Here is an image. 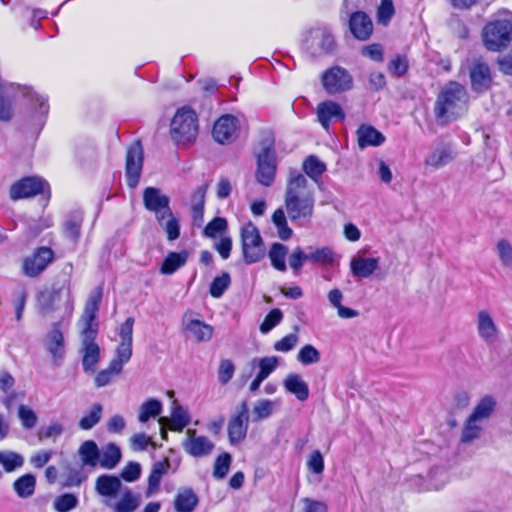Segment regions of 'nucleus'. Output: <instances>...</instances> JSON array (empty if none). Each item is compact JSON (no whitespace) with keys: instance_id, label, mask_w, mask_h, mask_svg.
<instances>
[{"instance_id":"de8ad7c7","label":"nucleus","mask_w":512,"mask_h":512,"mask_svg":"<svg viewBox=\"0 0 512 512\" xmlns=\"http://www.w3.org/2000/svg\"><path fill=\"white\" fill-rule=\"evenodd\" d=\"M17 416L24 429L31 430L37 425L38 416L29 406L24 404L19 405Z\"/></svg>"},{"instance_id":"603ef678","label":"nucleus","mask_w":512,"mask_h":512,"mask_svg":"<svg viewBox=\"0 0 512 512\" xmlns=\"http://www.w3.org/2000/svg\"><path fill=\"white\" fill-rule=\"evenodd\" d=\"M230 283L231 278L227 272H223L222 275L214 278L209 289L211 296L214 298H220L228 289Z\"/></svg>"},{"instance_id":"052dcab7","label":"nucleus","mask_w":512,"mask_h":512,"mask_svg":"<svg viewBox=\"0 0 512 512\" xmlns=\"http://www.w3.org/2000/svg\"><path fill=\"white\" fill-rule=\"evenodd\" d=\"M81 218L71 217L64 224V234L67 238L76 241L80 236Z\"/></svg>"},{"instance_id":"3c124183","label":"nucleus","mask_w":512,"mask_h":512,"mask_svg":"<svg viewBox=\"0 0 512 512\" xmlns=\"http://www.w3.org/2000/svg\"><path fill=\"white\" fill-rule=\"evenodd\" d=\"M297 360L303 365L316 364L320 361V352L313 345L306 344L299 350Z\"/></svg>"},{"instance_id":"b1692460","label":"nucleus","mask_w":512,"mask_h":512,"mask_svg":"<svg viewBox=\"0 0 512 512\" xmlns=\"http://www.w3.org/2000/svg\"><path fill=\"white\" fill-rule=\"evenodd\" d=\"M284 388L295 395L299 401H305L309 397L308 384L296 373H290L283 381Z\"/></svg>"},{"instance_id":"69168bd1","label":"nucleus","mask_w":512,"mask_h":512,"mask_svg":"<svg viewBox=\"0 0 512 512\" xmlns=\"http://www.w3.org/2000/svg\"><path fill=\"white\" fill-rule=\"evenodd\" d=\"M167 221H163V225H161L166 234L167 238L172 241L176 240L180 235V229H179V223L178 220L175 218L173 213L171 212V215H166Z\"/></svg>"},{"instance_id":"864d4df0","label":"nucleus","mask_w":512,"mask_h":512,"mask_svg":"<svg viewBox=\"0 0 512 512\" xmlns=\"http://www.w3.org/2000/svg\"><path fill=\"white\" fill-rule=\"evenodd\" d=\"M231 460L232 458L229 453H223L216 458L213 468V476L216 479H223L226 477L231 465Z\"/></svg>"},{"instance_id":"a878e982","label":"nucleus","mask_w":512,"mask_h":512,"mask_svg":"<svg viewBox=\"0 0 512 512\" xmlns=\"http://www.w3.org/2000/svg\"><path fill=\"white\" fill-rule=\"evenodd\" d=\"M496 404L493 396L486 395L479 400L469 416L485 424L494 413Z\"/></svg>"},{"instance_id":"6e6d98bb","label":"nucleus","mask_w":512,"mask_h":512,"mask_svg":"<svg viewBox=\"0 0 512 512\" xmlns=\"http://www.w3.org/2000/svg\"><path fill=\"white\" fill-rule=\"evenodd\" d=\"M496 250L500 261L505 267H512V245L505 239L498 241Z\"/></svg>"},{"instance_id":"2f4dec72","label":"nucleus","mask_w":512,"mask_h":512,"mask_svg":"<svg viewBox=\"0 0 512 512\" xmlns=\"http://www.w3.org/2000/svg\"><path fill=\"white\" fill-rule=\"evenodd\" d=\"M188 259V252H170L164 259L160 272L162 274L170 275L176 272L180 267L184 266Z\"/></svg>"},{"instance_id":"338daca9","label":"nucleus","mask_w":512,"mask_h":512,"mask_svg":"<svg viewBox=\"0 0 512 512\" xmlns=\"http://www.w3.org/2000/svg\"><path fill=\"white\" fill-rule=\"evenodd\" d=\"M303 504L301 512H328L326 503L309 497L301 499Z\"/></svg>"},{"instance_id":"c756f323","label":"nucleus","mask_w":512,"mask_h":512,"mask_svg":"<svg viewBox=\"0 0 512 512\" xmlns=\"http://www.w3.org/2000/svg\"><path fill=\"white\" fill-rule=\"evenodd\" d=\"M122 457L120 448L115 443H108L100 451L98 463L102 468L113 469L120 462Z\"/></svg>"},{"instance_id":"4d7b16f0","label":"nucleus","mask_w":512,"mask_h":512,"mask_svg":"<svg viewBox=\"0 0 512 512\" xmlns=\"http://www.w3.org/2000/svg\"><path fill=\"white\" fill-rule=\"evenodd\" d=\"M283 318V314L280 309L274 308L272 309L265 317L264 321L260 325V331L262 333H268L275 326H277Z\"/></svg>"},{"instance_id":"4be33fe9","label":"nucleus","mask_w":512,"mask_h":512,"mask_svg":"<svg viewBox=\"0 0 512 512\" xmlns=\"http://www.w3.org/2000/svg\"><path fill=\"white\" fill-rule=\"evenodd\" d=\"M357 143L361 149L368 146H380L385 142V136L375 127L369 124H361L357 131Z\"/></svg>"},{"instance_id":"79ce46f5","label":"nucleus","mask_w":512,"mask_h":512,"mask_svg":"<svg viewBox=\"0 0 512 512\" xmlns=\"http://www.w3.org/2000/svg\"><path fill=\"white\" fill-rule=\"evenodd\" d=\"M0 465L5 472L11 473L24 465V457L15 451L2 450L0 451Z\"/></svg>"},{"instance_id":"f257e3e1","label":"nucleus","mask_w":512,"mask_h":512,"mask_svg":"<svg viewBox=\"0 0 512 512\" xmlns=\"http://www.w3.org/2000/svg\"><path fill=\"white\" fill-rule=\"evenodd\" d=\"M101 299V288L92 291L79 321L81 324V346L79 353L82 356V367L86 373H94L101 358L100 347L95 341L98 334L96 316Z\"/></svg>"},{"instance_id":"bb28decb","label":"nucleus","mask_w":512,"mask_h":512,"mask_svg":"<svg viewBox=\"0 0 512 512\" xmlns=\"http://www.w3.org/2000/svg\"><path fill=\"white\" fill-rule=\"evenodd\" d=\"M190 420L188 410L181 406L177 400H173L169 428L172 431L181 432L190 423Z\"/></svg>"},{"instance_id":"680f3d73","label":"nucleus","mask_w":512,"mask_h":512,"mask_svg":"<svg viewBox=\"0 0 512 512\" xmlns=\"http://www.w3.org/2000/svg\"><path fill=\"white\" fill-rule=\"evenodd\" d=\"M235 371L234 364L229 359H223L218 369V379L223 385L227 384L233 377Z\"/></svg>"},{"instance_id":"dca6fc26","label":"nucleus","mask_w":512,"mask_h":512,"mask_svg":"<svg viewBox=\"0 0 512 512\" xmlns=\"http://www.w3.org/2000/svg\"><path fill=\"white\" fill-rule=\"evenodd\" d=\"M475 323L477 334L483 342L493 344L499 339L500 329L488 310H479Z\"/></svg>"},{"instance_id":"7ed1b4c3","label":"nucleus","mask_w":512,"mask_h":512,"mask_svg":"<svg viewBox=\"0 0 512 512\" xmlns=\"http://www.w3.org/2000/svg\"><path fill=\"white\" fill-rule=\"evenodd\" d=\"M468 96L465 88L457 82H449L437 95L434 114L441 123L454 121L467 110Z\"/></svg>"},{"instance_id":"6e6552de","label":"nucleus","mask_w":512,"mask_h":512,"mask_svg":"<svg viewBox=\"0 0 512 512\" xmlns=\"http://www.w3.org/2000/svg\"><path fill=\"white\" fill-rule=\"evenodd\" d=\"M322 84L326 92L333 95L351 90L353 78L346 69L334 66L323 73Z\"/></svg>"},{"instance_id":"5701e85b","label":"nucleus","mask_w":512,"mask_h":512,"mask_svg":"<svg viewBox=\"0 0 512 512\" xmlns=\"http://www.w3.org/2000/svg\"><path fill=\"white\" fill-rule=\"evenodd\" d=\"M379 267L378 258H365L362 256L353 257L350 261V270L353 276L368 278Z\"/></svg>"},{"instance_id":"ddd939ff","label":"nucleus","mask_w":512,"mask_h":512,"mask_svg":"<svg viewBox=\"0 0 512 512\" xmlns=\"http://www.w3.org/2000/svg\"><path fill=\"white\" fill-rule=\"evenodd\" d=\"M257 163L256 177L258 182L264 186H270L274 181L276 171L275 151L272 143H268L257 154Z\"/></svg>"},{"instance_id":"bf43d9fd","label":"nucleus","mask_w":512,"mask_h":512,"mask_svg":"<svg viewBox=\"0 0 512 512\" xmlns=\"http://www.w3.org/2000/svg\"><path fill=\"white\" fill-rule=\"evenodd\" d=\"M122 369L115 370L112 366V363H109V366L106 369L99 371L95 377V385L100 388L104 387L111 383L114 376L120 374Z\"/></svg>"},{"instance_id":"393cba45","label":"nucleus","mask_w":512,"mask_h":512,"mask_svg":"<svg viewBox=\"0 0 512 512\" xmlns=\"http://www.w3.org/2000/svg\"><path fill=\"white\" fill-rule=\"evenodd\" d=\"M484 425V423L468 416L461 430L460 443L469 445L478 440L482 436Z\"/></svg>"},{"instance_id":"9d476101","label":"nucleus","mask_w":512,"mask_h":512,"mask_svg":"<svg viewBox=\"0 0 512 512\" xmlns=\"http://www.w3.org/2000/svg\"><path fill=\"white\" fill-rule=\"evenodd\" d=\"M248 426L249 409L247 402L243 401L239 405L238 411L229 419L227 426L229 442L232 445L241 443L246 438Z\"/></svg>"},{"instance_id":"72a5a7b5","label":"nucleus","mask_w":512,"mask_h":512,"mask_svg":"<svg viewBox=\"0 0 512 512\" xmlns=\"http://www.w3.org/2000/svg\"><path fill=\"white\" fill-rule=\"evenodd\" d=\"M121 485L120 479L116 476L102 475L96 480V490L102 496H115Z\"/></svg>"},{"instance_id":"39448f33","label":"nucleus","mask_w":512,"mask_h":512,"mask_svg":"<svg viewBox=\"0 0 512 512\" xmlns=\"http://www.w3.org/2000/svg\"><path fill=\"white\" fill-rule=\"evenodd\" d=\"M485 47L490 51H501L512 41V17L498 18L489 22L482 32Z\"/></svg>"},{"instance_id":"0eeeda50","label":"nucleus","mask_w":512,"mask_h":512,"mask_svg":"<svg viewBox=\"0 0 512 512\" xmlns=\"http://www.w3.org/2000/svg\"><path fill=\"white\" fill-rule=\"evenodd\" d=\"M241 248L244 262L248 265L261 261L266 255L259 229L251 222L241 229Z\"/></svg>"},{"instance_id":"412c9836","label":"nucleus","mask_w":512,"mask_h":512,"mask_svg":"<svg viewBox=\"0 0 512 512\" xmlns=\"http://www.w3.org/2000/svg\"><path fill=\"white\" fill-rule=\"evenodd\" d=\"M470 79L472 88L475 91L482 92L487 90L492 82L488 65L482 61L475 62L470 70Z\"/></svg>"},{"instance_id":"c9c22d12","label":"nucleus","mask_w":512,"mask_h":512,"mask_svg":"<svg viewBox=\"0 0 512 512\" xmlns=\"http://www.w3.org/2000/svg\"><path fill=\"white\" fill-rule=\"evenodd\" d=\"M198 503L196 494L191 489L179 491L174 500L177 512H192Z\"/></svg>"},{"instance_id":"774afa93","label":"nucleus","mask_w":512,"mask_h":512,"mask_svg":"<svg viewBox=\"0 0 512 512\" xmlns=\"http://www.w3.org/2000/svg\"><path fill=\"white\" fill-rule=\"evenodd\" d=\"M315 37L320 38V46L325 52H331L334 48V37L326 29H318L315 32Z\"/></svg>"},{"instance_id":"ea45409f","label":"nucleus","mask_w":512,"mask_h":512,"mask_svg":"<svg viewBox=\"0 0 512 512\" xmlns=\"http://www.w3.org/2000/svg\"><path fill=\"white\" fill-rule=\"evenodd\" d=\"M288 254V247L284 244L275 242L271 245L268 251V257L271 261L273 268L280 272L286 271L285 258Z\"/></svg>"},{"instance_id":"aec40b11","label":"nucleus","mask_w":512,"mask_h":512,"mask_svg":"<svg viewBox=\"0 0 512 512\" xmlns=\"http://www.w3.org/2000/svg\"><path fill=\"white\" fill-rule=\"evenodd\" d=\"M317 117L322 127L328 130L332 119L343 121L345 119V114L338 103L333 101H324L317 106Z\"/></svg>"},{"instance_id":"423d86ee","label":"nucleus","mask_w":512,"mask_h":512,"mask_svg":"<svg viewBox=\"0 0 512 512\" xmlns=\"http://www.w3.org/2000/svg\"><path fill=\"white\" fill-rule=\"evenodd\" d=\"M171 137L177 144L189 143L197 137L198 119L190 108H181L171 121Z\"/></svg>"},{"instance_id":"cd10ccee","label":"nucleus","mask_w":512,"mask_h":512,"mask_svg":"<svg viewBox=\"0 0 512 512\" xmlns=\"http://www.w3.org/2000/svg\"><path fill=\"white\" fill-rule=\"evenodd\" d=\"M61 295L62 291L55 289L41 292L37 299L40 313L42 315H48L56 310L61 300Z\"/></svg>"},{"instance_id":"49530a36","label":"nucleus","mask_w":512,"mask_h":512,"mask_svg":"<svg viewBox=\"0 0 512 512\" xmlns=\"http://www.w3.org/2000/svg\"><path fill=\"white\" fill-rule=\"evenodd\" d=\"M132 357V343L120 342L118 345L115 356L111 360L113 368L117 371L123 369V366L130 361Z\"/></svg>"},{"instance_id":"9b49d317","label":"nucleus","mask_w":512,"mask_h":512,"mask_svg":"<svg viewBox=\"0 0 512 512\" xmlns=\"http://www.w3.org/2000/svg\"><path fill=\"white\" fill-rule=\"evenodd\" d=\"M54 252L49 247H40L23 260L22 272L30 278L40 275L53 261Z\"/></svg>"},{"instance_id":"e433bc0d","label":"nucleus","mask_w":512,"mask_h":512,"mask_svg":"<svg viewBox=\"0 0 512 512\" xmlns=\"http://www.w3.org/2000/svg\"><path fill=\"white\" fill-rule=\"evenodd\" d=\"M162 410V402L155 398H150L140 405L138 411V421L141 423H146L150 418H156L159 416L162 413Z\"/></svg>"},{"instance_id":"6ab92c4d","label":"nucleus","mask_w":512,"mask_h":512,"mask_svg":"<svg viewBox=\"0 0 512 512\" xmlns=\"http://www.w3.org/2000/svg\"><path fill=\"white\" fill-rule=\"evenodd\" d=\"M349 28L355 38L367 40L373 31V24L369 16L362 12H352L349 18Z\"/></svg>"},{"instance_id":"58836bf2","label":"nucleus","mask_w":512,"mask_h":512,"mask_svg":"<svg viewBox=\"0 0 512 512\" xmlns=\"http://www.w3.org/2000/svg\"><path fill=\"white\" fill-rule=\"evenodd\" d=\"M307 261L312 264H330L334 260V253L329 247H312L309 246L305 250Z\"/></svg>"},{"instance_id":"a211bd4d","label":"nucleus","mask_w":512,"mask_h":512,"mask_svg":"<svg viewBox=\"0 0 512 512\" xmlns=\"http://www.w3.org/2000/svg\"><path fill=\"white\" fill-rule=\"evenodd\" d=\"M238 130V120L236 117L232 115H223L221 116L214 124L213 127V137L214 139L220 143H230L236 138V133Z\"/></svg>"},{"instance_id":"f03ea898","label":"nucleus","mask_w":512,"mask_h":512,"mask_svg":"<svg viewBox=\"0 0 512 512\" xmlns=\"http://www.w3.org/2000/svg\"><path fill=\"white\" fill-rule=\"evenodd\" d=\"M285 208L290 220L300 226L308 224L314 214V190L303 174L291 176L285 193Z\"/></svg>"},{"instance_id":"2eb2a0df","label":"nucleus","mask_w":512,"mask_h":512,"mask_svg":"<svg viewBox=\"0 0 512 512\" xmlns=\"http://www.w3.org/2000/svg\"><path fill=\"white\" fill-rule=\"evenodd\" d=\"M43 343L45 349L50 353L54 364L56 366L61 365L65 357L66 347L60 323L52 325L51 330L45 335Z\"/></svg>"},{"instance_id":"c85d7f7f","label":"nucleus","mask_w":512,"mask_h":512,"mask_svg":"<svg viewBox=\"0 0 512 512\" xmlns=\"http://www.w3.org/2000/svg\"><path fill=\"white\" fill-rule=\"evenodd\" d=\"M208 189V184H204L198 187L191 198L192 206L191 213L194 224L201 226L203 222V213H204V204H205V195Z\"/></svg>"},{"instance_id":"f3484780","label":"nucleus","mask_w":512,"mask_h":512,"mask_svg":"<svg viewBox=\"0 0 512 512\" xmlns=\"http://www.w3.org/2000/svg\"><path fill=\"white\" fill-rule=\"evenodd\" d=\"M182 447L186 453L193 457H203L212 452L214 443L206 436H198L195 430L188 429Z\"/></svg>"},{"instance_id":"5fc2aeb1","label":"nucleus","mask_w":512,"mask_h":512,"mask_svg":"<svg viewBox=\"0 0 512 512\" xmlns=\"http://www.w3.org/2000/svg\"><path fill=\"white\" fill-rule=\"evenodd\" d=\"M139 506V497L134 496L131 491L127 490L122 498L116 503V512H132Z\"/></svg>"},{"instance_id":"0e129e2a","label":"nucleus","mask_w":512,"mask_h":512,"mask_svg":"<svg viewBox=\"0 0 512 512\" xmlns=\"http://www.w3.org/2000/svg\"><path fill=\"white\" fill-rule=\"evenodd\" d=\"M305 261H307L305 250L300 247H296L289 256V265L295 274L300 272Z\"/></svg>"},{"instance_id":"4c0bfd02","label":"nucleus","mask_w":512,"mask_h":512,"mask_svg":"<svg viewBox=\"0 0 512 512\" xmlns=\"http://www.w3.org/2000/svg\"><path fill=\"white\" fill-rule=\"evenodd\" d=\"M36 478L32 474H25L16 479L13 483V489L20 498H29L35 492Z\"/></svg>"},{"instance_id":"f8f14e48","label":"nucleus","mask_w":512,"mask_h":512,"mask_svg":"<svg viewBox=\"0 0 512 512\" xmlns=\"http://www.w3.org/2000/svg\"><path fill=\"white\" fill-rule=\"evenodd\" d=\"M46 188H49V186L45 180L40 177L30 176L13 183L10 187L9 195L12 200L30 198L44 193Z\"/></svg>"},{"instance_id":"20e7f679","label":"nucleus","mask_w":512,"mask_h":512,"mask_svg":"<svg viewBox=\"0 0 512 512\" xmlns=\"http://www.w3.org/2000/svg\"><path fill=\"white\" fill-rule=\"evenodd\" d=\"M18 94H21L24 98L30 101V104L39 105L37 113L40 116L47 115L49 111V105L47 99L41 95H38L28 86H20L16 84H1L0 85V121L8 122L13 117V106L12 100L15 99Z\"/></svg>"},{"instance_id":"c03bdc74","label":"nucleus","mask_w":512,"mask_h":512,"mask_svg":"<svg viewBox=\"0 0 512 512\" xmlns=\"http://www.w3.org/2000/svg\"><path fill=\"white\" fill-rule=\"evenodd\" d=\"M272 222L275 225L278 237L281 240L286 241L292 237L293 231L288 226L287 218L282 208H278L274 211L272 215Z\"/></svg>"},{"instance_id":"09e8293b","label":"nucleus","mask_w":512,"mask_h":512,"mask_svg":"<svg viewBox=\"0 0 512 512\" xmlns=\"http://www.w3.org/2000/svg\"><path fill=\"white\" fill-rule=\"evenodd\" d=\"M304 172L313 180H316L326 170V165L316 156L310 155L303 163Z\"/></svg>"},{"instance_id":"37998d69","label":"nucleus","mask_w":512,"mask_h":512,"mask_svg":"<svg viewBox=\"0 0 512 512\" xmlns=\"http://www.w3.org/2000/svg\"><path fill=\"white\" fill-rule=\"evenodd\" d=\"M103 406L100 403H94L88 412L79 420L78 426L81 430H90L96 426L102 418Z\"/></svg>"},{"instance_id":"e2e57ef3","label":"nucleus","mask_w":512,"mask_h":512,"mask_svg":"<svg viewBox=\"0 0 512 512\" xmlns=\"http://www.w3.org/2000/svg\"><path fill=\"white\" fill-rule=\"evenodd\" d=\"M227 228V221L224 218L216 217L212 221H210L205 229L204 234L207 237L214 238L218 233L225 231Z\"/></svg>"},{"instance_id":"a19ab883","label":"nucleus","mask_w":512,"mask_h":512,"mask_svg":"<svg viewBox=\"0 0 512 512\" xmlns=\"http://www.w3.org/2000/svg\"><path fill=\"white\" fill-rule=\"evenodd\" d=\"M170 462L166 458L153 464L151 473L148 478V492L151 493L158 489L162 477L167 474Z\"/></svg>"},{"instance_id":"7c9ffc66","label":"nucleus","mask_w":512,"mask_h":512,"mask_svg":"<svg viewBox=\"0 0 512 512\" xmlns=\"http://www.w3.org/2000/svg\"><path fill=\"white\" fill-rule=\"evenodd\" d=\"M78 454L83 465L95 467L98 464L100 450L93 440L84 441L78 449Z\"/></svg>"},{"instance_id":"4468645a","label":"nucleus","mask_w":512,"mask_h":512,"mask_svg":"<svg viewBox=\"0 0 512 512\" xmlns=\"http://www.w3.org/2000/svg\"><path fill=\"white\" fill-rule=\"evenodd\" d=\"M143 166V147L139 141L133 143L126 154V181L130 188H135L139 183Z\"/></svg>"},{"instance_id":"a18cd8bd","label":"nucleus","mask_w":512,"mask_h":512,"mask_svg":"<svg viewBox=\"0 0 512 512\" xmlns=\"http://www.w3.org/2000/svg\"><path fill=\"white\" fill-rule=\"evenodd\" d=\"M276 406L277 402L269 399L257 401L252 409V422H259L263 419L269 418Z\"/></svg>"},{"instance_id":"8fccbe9b","label":"nucleus","mask_w":512,"mask_h":512,"mask_svg":"<svg viewBox=\"0 0 512 512\" xmlns=\"http://www.w3.org/2000/svg\"><path fill=\"white\" fill-rule=\"evenodd\" d=\"M78 504V499L74 494L66 493L55 498L53 508L57 512H69Z\"/></svg>"},{"instance_id":"13d9d810","label":"nucleus","mask_w":512,"mask_h":512,"mask_svg":"<svg viewBox=\"0 0 512 512\" xmlns=\"http://www.w3.org/2000/svg\"><path fill=\"white\" fill-rule=\"evenodd\" d=\"M279 365L278 358L276 356L263 357L259 359V373L258 375L263 379H266Z\"/></svg>"},{"instance_id":"473e14b6","label":"nucleus","mask_w":512,"mask_h":512,"mask_svg":"<svg viewBox=\"0 0 512 512\" xmlns=\"http://www.w3.org/2000/svg\"><path fill=\"white\" fill-rule=\"evenodd\" d=\"M185 329L197 342L209 341L213 335V328L200 320L188 321Z\"/></svg>"},{"instance_id":"f704fd0d","label":"nucleus","mask_w":512,"mask_h":512,"mask_svg":"<svg viewBox=\"0 0 512 512\" xmlns=\"http://www.w3.org/2000/svg\"><path fill=\"white\" fill-rule=\"evenodd\" d=\"M454 158L453 152L448 145H441L434 149V151L425 159V164L434 168H440Z\"/></svg>"},{"instance_id":"1a4fd4ad","label":"nucleus","mask_w":512,"mask_h":512,"mask_svg":"<svg viewBox=\"0 0 512 512\" xmlns=\"http://www.w3.org/2000/svg\"><path fill=\"white\" fill-rule=\"evenodd\" d=\"M143 203L148 211L154 212L160 225H163L166 215H171L170 199L158 188L147 187L143 192Z\"/></svg>"}]
</instances>
